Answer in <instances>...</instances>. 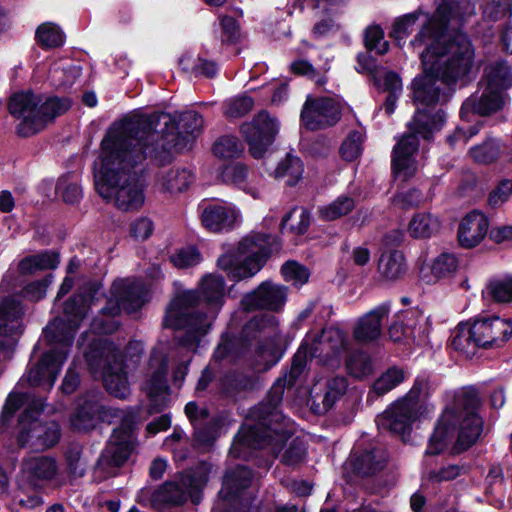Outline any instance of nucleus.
Returning a JSON list of instances; mask_svg holds the SVG:
<instances>
[{
	"mask_svg": "<svg viewBox=\"0 0 512 512\" xmlns=\"http://www.w3.org/2000/svg\"><path fill=\"white\" fill-rule=\"evenodd\" d=\"M436 11L426 17L410 45L419 51L423 75L412 84L417 111L408 131L394 146L393 173L404 180L418 170V136L429 139L441 129L445 115L438 103L447 101L451 84L465 78L474 62L475 51L469 38L458 31L464 18L474 12L469 0H435Z\"/></svg>",
	"mask_w": 512,
	"mask_h": 512,
	"instance_id": "nucleus-1",
	"label": "nucleus"
},
{
	"mask_svg": "<svg viewBox=\"0 0 512 512\" xmlns=\"http://www.w3.org/2000/svg\"><path fill=\"white\" fill-rule=\"evenodd\" d=\"M146 118L131 117L113 123L106 131L94 162L97 193L119 210L135 211L145 202L144 185L140 177L145 161L157 164L171 161V155L155 142L159 134L152 130Z\"/></svg>",
	"mask_w": 512,
	"mask_h": 512,
	"instance_id": "nucleus-2",
	"label": "nucleus"
},
{
	"mask_svg": "<svg viewBox=\"0 0 512 512\" xmlns=\"http://www.w3.org/2000/svg\"><path fill=\"white\" fill-rule=\"evenodd\" d=\"M224 297V280L221 276H205L199 291L187 290L179 293L170 303L164 325L173 329H184L185 337L180 349L190 352L195 349L199 337L211 327Z\"/></svg>",
	"mask_w": 512,
	"mask_h": 512,
	"instance_id": "nucleus-3",
	"label": "nucleus"
},
{
	"mask_svg": "<svg viewBox=\"0 0 512 512\" xmlns=\"http://www.w3.org/2000/svg\"><path fill=\"white\" fill-rule=\"evenodd\" d=\"M87 305L82 296L78 295L66 302L64 314L66 319H55L44 330L45 337L58 348L45 353L41 360L31 367L26 375L32 386L51 388L61 371L67 357V348L71 345L80 320L87 314Z\"/></svg>",
	"mask_w": 512,
	"mask_h": 512,
	"instance_id": "nucleus-4",
	"label": "nucleus"
},
{
	"mask_svg": "<svg viewBox=\"0 0 512 512\" xmlns=\"http://www.w3.org/2000/svg\"><path fill=\"white\" fill-rule=\"evenodd\" d=\"M478 405L477 396L467 394L457 400L455 407L447 408L429 439L426 453L436 455L442 452L453 438L456 426H459L457 448L465 450L474 444L482 432L483 424L476 413Z\"/></svg>",
	"mask_w": 512,
	"mask_h": 512,
	"instance_id": "nucleus-5",
	"label": "nucleus"
},
{
	"mask_svg": "<svg viewBox=\"0 0 512 512\" xmlns=\"http://www.w3.org/2000/svg\"><path fill=\"white\" fill-rule=\"evenodd\" d=\"M72 105L68 98L44 97L32 92L14 94L9 101L10 113L20 120L17 133L28 137L43 130L46 125L65 113Z\"/></svg>",
	"mask_w": 512,
	"mask_h": 512,
	"instance_id": "nucleus-6",
	"label": "nucleus"
},
{
	"mask_svg": "<svg viewBox=\"0 0 512 512\" xmlns=\"http://www.w3.org/2000/svg\"><path fill=\"white\" fill-rule=\"evenodd\" d=\"M274 251L270 236L253 235L244 238L236 253H225L217 265L235 280L254 276L263 266L267 256Z\"/></svg>",
	"mask_w": 512,
	"mask_h": 512,
	"instance_id": "nucleus-7",
	"label": "nucleus"
},
{
	"mask_svg": "<svg viewBox=\"0 0 512 512\" xmlns=\"http://www.w3.org/2000/svg\"><path fill=\"white\" fill-rule=\"evenodd\" d=\"M427 397V384L417 382L405 397L396 401L377 418L379 428L400 435L404 439L412 423L420 415L433 412L434 407L426 403Z\"/></svg>",
	"mask_w": 512,
	"mask_h": 512,
	"instance_id": "nucleus-8",
	"label": "nucleus"
},
{
	"mask_svg": "<svg viewBox=\"0 0 512 512\" xmlns=\"http://www.w3.org/2000/svg\"><path fill=\"white\" fill-rule=\"evenodd\" d=\"M85 359L92 374L102 372L106 390L113 396L125 398L130 393L126 373L115 347L102 339L93 338L85 350Z\"/></svg>",
	"mask_w": 512,
	"mask_h": 512,
	"instance_id": "nucleus-9",
	"label": "nucleus"
},
{
	"mask_svg": "<svg viewBox=\"0 0 512 512\" xmlns=\"http://www.w3.org/2000/svg\"><path fill=\"white\" fill-rule=\"evenodd\" d=\"M148 292L143 285L132 279L116 280L111 288V296L107 306L102 310V317H108L107 320L97 318L92 323V329L102 334H109L118 328V322L114 316L122 310L127 313H133L140 309L147 301Z\"/></svg>",
	"mask_w": 512,
	"mask_h": 512,
	"instance_id": "nucleus-10",
	"label": "nucleus"
},
{
	"mask_svg": "<svg viewBox=\"0 0 512 512\" xmlns=\"http://www.w3.org/2000/svg\"><path fill=\"white\" fill-rule=\"evenodd\" d=\"M167 356L168 347L164 344L158 345L151 352L142 383L148 398L147 416L162 411L168 404Z\"/></svg>",
	"mask_w": 512,
	"mask_h": 512,
	"instance_id": "nucleus-11",
	"label": "nucleus"
},
{
	"mask_svg": "<svg viewBox=\"0 0 512 512\" xmlns=\"http://www.w3.org/2000/svg\"><path fill=\"white\" fill-rule=\"evenodd\" d=\"M44 404L34 401L19 420L18 441L21 446L34 449H47L55 445L60 438V428L56 422L42 423L38 416Z\"/></svg>",
	"mask_w": 512,
	"mask_h": 512,
	"instance_id": "nucleus-12",
	"label": "nucleus"
},
{
	"mask_svg": "<svg viewBox=\"0 0 512 512\" xmlns=\"http://www.w3.org/2000/svg\"><path fill=\"white\" fill-rule=\"evenodd\" d=\"M512 85V71L504 63H497L489 68L487 72V86L484 89L477 103L471 100L466 101L461 109L462 115L473 110L481 115H489L497 111L503 104L502 91Z\"/></svg>",
	"mask_w": 512,
	"mask_h": 512,
	"instance_id": "nucleus-13",
	"label": "nucleus"
},
{
	"mask_svg": "<svg viewBox=\"0 0 512 512\" xmlns=\"http://www.w3.org/2000/svg\"><path fill=\"white\" fill-rule=\"evenodd\" d=\"M250 154L262 158L268 152L279 131V122L266 111L258 113L251 122L241 127Z\"/></svg>",
	"mask_w": 512,
	"mask_h": 512,
	"instance_id": "nucleus-14",
	"label": "nucleus"
},
{
	"mask_svg": "<svg viewBox=\"0 0 512 512\" xmlns=\"http://www.w3.org/2000/svg\"><path fill=\"white\" fill-rule=\"evenodd\" d=\"M209 471V466L203 463L182 477L180 482L165 483L158 491V499L170 504H180L190 496L197 503V494L207 483Z\"/></svg>",
	"mask_w": 512,
	"mask_h": 512,
	"instance_id": "nucleus-15",
	"label": "nucleus"
},
{
	"mask_svg": "<svg viewBox=\"0 0 512 512\" xmlns=\"http://www.w3.org/2000/svg\"><path fill=\"white\" fill-rule=\"evenodd\" d=\"M136 418H141L135 412H129L122 420L119 428L113 430L109 442L104 449L101 460L107 465L120 466L135 449V437L133 423Z\"/></svg>",
	"mask_w": 512,
	"mask_h": 512,
	"instance_id": "nucleus-16",
	"label": "nucleus"
},
{
	"mask_svg": "<svg viewBox=\"0 0 512 512\" xmlns=\"http://www.w3.org/2000/svg\"><path fill=\"white\" fill-rule=\"evenodd\" d=\"M310 350L312 356L321 357L326 364L337 367L349 354V339L339 328L328 327L314 338Z\"/></svg>",
	"mask_w": 512,
	"mask_h": 512,
	"instance_id": "nucleus-17",
	"label": "nucleus"
},
{
	"mask_svg": "<svg viewBox=\"0 0 512 512\" xmlns=\"http://www.w3.org/2000/svg\"><path fill=\"white\" fill-rule=\"evenodd\" d=\"M340 115L341 105L335 99L308 96L301 111V121L306 128L317 130L334 125Z\"/></svg>",
	"mask_w": 512,
	"mask_h": 512,
	"instance_id": "nucleus-18",
	"label": "nucleus"
},
{
	"mask_svg": "<svg viewBox=\"0 0 512 512\" xmlns=\"http://www.w3.org/2000/svg\"><path fill=\"white\" fill-rule=\"evenodd\" d=\"M472 326L478 347H500L512 335V320L498 316L476 319Z\"/></svg>",
	"mask_w": 512,
	"mask_h": 512,
	"instance_id": "nucleus-19",
	"label": "nucleus"
},
{
	"mask_svg": "<svg viewBox=\"0 0 512 512\" xmlns=\"http://www.w3.org/2000/svg\"><path fill=\"white\" fill-rule=\"evenodd\" d=\"M240 210L233 204L223 202L209 204L201 213L203 226L211 232H228L241 223Z\"/></svg>",
	"mask_w": 512,
	"mask_h": 512,
	"instance_id": "nucleus-20",
	"label": "nucleus"
},
{
	"mask_svg": "<svg viewBox=\"0 0 512 512\" xmlns=\"http://www.w3.org/2000/svg\"><path fill=\"white\" fill-rule=\"evenodd\" d=\"M287 292L283 286L264 282L256 290L248 293L242 299V306L245 310L269 309L277 311L286 302Z\"/></svg>",
	"mask_w": 512,
	"mask_h": 512,
	"instance_id": "nucleus-21",
	"label": "nucleus"
},
{
	"mask_svg": "<svg viewBox=\"0 0 512 512\" xmlns=\"http://www.w3.org/2000/svg\"><path fill=\"white\" fill-rule=\"evenodd\" d=\"M57 473L56 461L45 455H28L22 461L20 479L31 487H39L54 478Z\"/></svg>",
	"mask_w": 512,
	"mask_h": 512,
	"instance_id": "nucleus-22",
	"label": "nucleus"
},
{
	"mask_svg": "<svg viewBox=\"0 0 512 512\" xmlns=\"http://www.w3.org/2000/svg\"><path fill=\"white\" fill-rule=\"evenodd\" d=\"M487 217L479 211L467 214L460 222L458 240L462 247L473 248L481 243L488 232Z\"/></svg>",
	"mask_w": 512,
	"mask_h": 512,
	"instance_id": "nucleus-23",
	"label": "nucleus"
},
{
	"mask_svg": "<svg viewBox=\"0 0 512 512\" xmlns=\"http://www.w3.org/2000/svg\"><path fill=\"white\" fill-rule=\"evenodd\" d=\"M390 306L383 303L362 316L354 327V338L362 343L373 342L382 331V320L388 316Z\"/></svg>",
	"mask_w": 512,
	"mask_h": 512,
	"instance_id": "nucleus-24",
	"label": "nucleus"
},
{
	"mask_svg": "<svg viewBox=\"0 0 512 512\" xmlns=\"http://www.w3.org/2000/svg\"><path fill=\"white\" fill-rule=\"evenodd\" d=\"M194 180L193 171L183 167L161 168L156 174L157 188L169 194L184 192Z\"/></svg>",
	"mask_w": 512,
	"mask_h": 512,
	"instance_id": "nucleus-25",
	"label": "nucleus"
},
{
	"mask_svg": "<svg viewBox=\"0 0 512 512\" xmlns=\"http://www.w3.org/2000/svg\"><path fill=\"white\" fill-rule=\"evenodd\" d=\"M273 327V336L265 345H261L256 350L255 369L264 371L273 366L280 358L279 354V336L276 333V321L273 317L269 319L261 318L250 322L251 327L264 330L267 325Z\"/></svg>",
	"mask_w": 512,
	"mask_h": 512,
	"instance_id": "nucleus-26",
	"label": "nucleus"
},
{
	"mask_svg": "<svg viewBox=\"0 0 512 512\" xmlns=\"http://www.w3.org/2000/svg\"><path fill=\"white\" fill-rule=\"evenodd\" d=\"M221 178L226 183L236 185L253 198H259L261 196V187L258 177L254 174L249 175L247 167L243 164L236 163L227 165L221 172Z\"/></svg>",
	"mask_w": 512,
	"mask_h": 512,
	"instance_id": "nucleus-27",
	"label": "nucleus"
},
{
	"mask_svg": "<svg viewBox=\"0 0 512 512\" xmlns=\"http://www.w3.org/2000/svg\"><path fill=\"white\" fill-rule=\"evenodd\" d=\"M282 438V435L271 428L265 430L263 435H259L255 429L244 428L239 433L237 440L234 442L231 452L238 457L240 447L246 445L259 449L265 448L266 446H272V451L274 452L276 450V447H274V441L282 440Z\"/></svg>",
	"mask_w": 512,
	"mask_h": 512,
	"instance_id": "nucleus-28",
	"label": "nucleus"
},
{
	"mask_svg": "<svg viewBox=\"0 0 512 512\" xmlns=\"http://www.w3.org/2000/svg\"><path fill=\"white\" fill-rule=\"evenodd\" d=\"M421 321L423 317L417 310H409L405 313L404 323L395 322L389 328V336L395 341L413 340L420 338L423 333Z\"/></svg>",
	"mask_w": 512,
	"mask_h": 512,
	"instance_id": "nucleus-29",
	"label": "nucleus"
},
{
	"mask_svg": "<svg viewBox=\"0 0 512 512\" xmlns=\"http://www.w3.org/2000/svg\"><path fill=\"white\" fill-rule=\"evenodd\" d=\"M377 270L381 280L393 282L406 273V261L402 252L389 250L381 254Z\"/></svg>",
	"mask_w": 512,
	"mask_h": 512,
	"instance_id": "nucleus-30",
	"label": "nucleus"
},
{
	"mask_svg": "<svg viewBox=\"0 0 512 512\" xmlns=\"http://www.w3.org/2000/svg\"><path fill=\"white\" fill-rule=\"evenodd\" d=\"M251 481L252 474L248 469L236 467L226 473L219 495L225 500H233L240 496L241 491L246 489Z\"/></svg>",
	"mask_w": 512,
	"mask_h": 512,
	"instance_id": "nucleus-31",
	"label": "nucleus"
},
{
	"mask_svg": "<svg viewBox=\"0 0 512 512\" xmlns=\"http://www.w3.org/2000/svg\"><path fill=\"white\" fill-rule=\"evenodd\" d=\"M59 255L53 251L24 257L18 263V271L22 275H32L38 271L55 269L59 264Z\"/></svg>",
	"mask_w": 512,
	"mask_h": 512,
	"instance_id": "nucleus-32",
	"label": "nucleus"
},
{
	"mask_svg": "<svg viewBox=\"0 0 512 512\" xmlns=\"http://www.w3.org/2000/svg\"><path fill=\"white\" fill-rule=\"evenodd\" d=\"M22 307L14 299H5L0 304V334L12 335L21 327Z\"/></svg>",
	"mask_w": 512,
	"mask_h": 512,
	"instance_id": "nucleus-33",
	"label": "nucleus"
},
{
	"mask_svg": "<svg viewBox=\"0 0 512 512\" xmlns=\"http://www.w3.org/2000/svg\"><path fill=\"white\" fill-rule=\"evenodd\" d=\"M99 405L96 401L79 399L71 416V425L76 430H89L95 426Z\"/></svg>",
	"mask_w": 512,
	"mask_h": 512,
	"instance_id": "nucleus-34",
	"label": "nucleus"
},
{
	"mask_svg": "<svg viewBox=\"0 0 512 512\" xmlns=\"http://www.w3.org/2000/svg\"><path fill=\"white\" fill-rule=\"evenodd\" d=\"M439 219L429 212L416 213L408 224V233L413 238L424 239L431 237L439 230Z\"/></svg>",
	"mask_w": 512,
	"mask_h": 512,
	"instance_id": "nucleus-35",
	"label": "nucleus"
},
{
	"mask_svg": "<svg viewBox=\"0 0 512 512\" xmlns=\"http://www.w3.org/2000/svg\"><path fill=\"white\" fill-rule=\"evenodd\" d=\"M482 296L488 301L512 302V275L489 280L482 291Z\"/></svg>",
	"mask_w": 512,
	"mask_h": 512,
	"instance_id": "nucleus-36",
	"label": "nucleus"
},
{
	"mask_svg": "<svg viewBox=\"0 0 512 512\" xmlns=\"http://www.w3.org/2000/svg\"><path fill=\"white\" fill-rule=\"evenodd\" d=\"M376 85L383 91L389 92L385 102V111L388 115L394 112L397 96L402 92V81L398 74L386 71L375 77Z\"/></svg>",
	"mask_w": 512,
	"mask_h": 512,
	"instance_id": "nucleus-37",
	"label": "nucleus"
},
{
	"mask_svg": "<svg viewBox=\"0 0 512 512\" xmlns=\"http://www.w3.org/2000/svg\"><path fill=\"white\" fill-rule=\"evenodd\" d=\"M458 267V261L453 254L442 253L433 259L429 266L431 276L425 274V270H422V278L427 283L434 282L436 280L448 277L452 275Z\"/></svg>",
	"mask_w": 512,
	"mask_h": 512,
	"instance_id": "nucleus-38",
	"label": "nucleus"
},
{
	"mask_svg": "<svg viewBox=\"0 0 512 512\" xmlns=\"http://www.w3.org/2000/svg\"><path fill=\"white\" fill-rule=\"evenodd\" d=\"M303 171L304 166L300 158L286 155L285 158L279 161L274 171V177L284 179L287 185L293 186L300 181Z\"/></svg>",
	"mask_w": 512,
	"mask_h": 512,
	"instance_id": "nucleus-39",
	"label": "nucleus"
},
{
	"mask_svg": "<svg viewBox=\"0 0 512 512\" xmlns=\"http://www.w3.org/2000/svg\"><path fill=\"white\" fill-rule=\"evenodd\" d=\"M386 460V453L380 449H375L356 458L354 469L361 475H371L384 468Z\"/></svg>",
	"mask_w": 512,
	"mask_h": 512,
	"instance_id": "nucleus-40",
	"label": "nucleus"
},
{
	"mask_svg": "<svg viewBox=\"0 0 512 512\" xmlns=\"http://www.w3.org/2000/svg\"><path fill=\"white\" fill-rule=\"evenodd\" d=\"M473 331L472 322L460 323L452 337L453 347L467 355L473 354L474 349L478 347Z\"/></svg>",
	"mask_w": 512,
	"mask_h": 512,
	"instance_id": "nucleus-41",
	"label": "nucleus"
},
{
	"mask_svg": "<svg viewBox=\"0 0 512 512\" xmlns=\"http://www.w3.org/2000/svg\"><path fill=\"white\" fill-rule=\"evenodd\" d=\"M355 206L354 200L348 196H340L330 204L321 206L318 210L320 217L326 221H333L347 215Z\"/></svg>",
	"mask_w": 512,
	"mask_h": 512,
	"instance_id": "nucleus-42",
	"label": "nucleus"
},
{
	"mask_svg": "<svg viewBox=\"0 0 512 512\" xmlns=\"http://www.w3.org/2000/svg\"><path fill=\"white\" fill-rule=\"evenodd\" d=\"M56 193L67 203L77 202L82 196L78 177L71 174L61 176L56 185Z\"/></svg>",
	"mask_w": 512,
	"mask_h": 512,
	"instance_id": "nucleus-43",
	"label": "nucleus"
},
{
	"mask_svg": "<svg viewBox=\"0 0 512 512\" xmlns=\"http://www.w3.org/2000/svg\"><path fill=\"white\" fill-rule=\"evenodd\" d=\"M501 152L497 140L489 139L482 144L472 147L469 151L471 158L480 164H489L498 159Z\"/></svg>",
	"mask_w": 512,
	"mask_h": 512,
	"instance_id": "nucleus-44",
	"label": "nucleus"
},
{
	"mask_svg": "<svg viewBox=\"0 0 512 512\" xmlns=\"http://www.w3.org/2000/svg\"><path fill=\"white\" fill-rule=\"evenodd\" d=\"M310 224L309 212L300 207L292 209L282 220V229H289L296 234L304 233Z\"/></svg>",
	"mask_w": 512,
	"mask_h": 512,
	"instance_id": "nucleus-45",
	"label": "nucleus"
},
{
	"mask_svg": "<svg viewBox=\"0 0 512 512\" xmlns=\"http://www.w3.org/2000/svg\"><path fill=\"white\" fill-rule=\"evenodd\" d=\"M38 42L47 48L61 46L64 43V33L54 23H44L36 31Z\"/></svg>",
	"mask_w": 512,
	"mask_h": 512,
	"instance_id": "nucleus-46",
	"label": "nucleus"
},
{
	"mask_svg": "<svg viewBox=\"0 0 512 512\" xmlns=\"http://www.w3.org/2000/svg\"><path fill=\"white\" fill-rule=\"evenodd\" d=\"M405 377L403 369L392 367L375 381L373 389L377 394H385L403 382Z\"/></svg>",
	"mask_w": 512,
	"mask_h": 512,
	"instance_id": "nucleus-47",
	"label": "nucleus"
},
{
	"mask_svg": "<svg viewBox=\"0 0 512 512\" xmlns=\"http://www.w3.org/2000/svg\"><path fill=\"white\" fill-rule=\"evenodd\" d=\"M346 367L349 373L356 378L365 377L373 370L369 357L362 352L349 353L346 357Z\"/></svg>",
	"mask_w": 512,
	"mask_h": 512,
	"instance_id": "nucleus-48",
	"label": "nucleus"
},
{
	"mask_svg": "<svg viewBox=\"0 0 512 512\" xmlns=\"http://www.w3.org/2000/svg\"><path fill=\"white\" fill-rule=\"evenodd\" d=\"M213 152L219 158L230 159L238 156L242 148L236 137L223 136L215 142Z\"/></svg>",
	"mask_w": 512,
	"mask_h": 512,
	"instance_id": "nucleus-49",
	"label": "nucleus"
},
{
	"mask_svg": "<svg viewBox=\"0 0 512 512\" xmlns=\"http://www.w3.org/2000/svg\"><path fill=\"white\" fill-rule=\"evenodd\" d=\"M363 135L360 131L351 132L342 143L341 156L347 161L356 160L362 153Z\"/></svg>",
	"mask_w": 512,
	"mask_h": 512,
	"instance_id": "nucleus-50",
	"label": "nucleus"
},
{
	"mask_svg": "<svg viewBox=\"0 0 512 512\" xmlns=\"http://www.w3.org/2000/svg\"><path fill=\"white\" fill-rule=\"evenodd\" d=\"M420 15L422 14L414 12L406 14L395 21L392 36L398 43L404 41L411 34Z\"/></svg>",
	"mask_w": 512,
	"mask_h": 512,
	"instance_id": "nucleus-51",
	"label": "nucleus"
},
{
	"mask_svg": "<svg viewBox=\"0 0 512 512\" xmlns=\"http://www.w3.org/2000/svg\"><path fill=\"white\" fill-rule=\"evenodd\" d=\"M203 118L195 111H186L181 114L178 123L180 133L195 136L203 128Z\"/></svg>",
	"mask_w": 512,
	"mask_h": 512,
	"instance_id": "nucleus-52",
	"label": "nucleus"
},
{
	"mask_svg": "<svg viewBox=\"0 0 512 512\" xmlns=\"http://www.w3.org/2000/svg\"><path fill=\"white\" fill-rule=\"evenodd\" d=\"M170 260L177 268H188L199 264L201 255L195 247H186L173 253Z\"/></svg>",
	"mask_w": 512,
	"mask_h": 512,
	"instance_id": "nucleus-53",
	"label": "nucleus"
},
{
	"mask_svg": "<svg viewBox=\"0 0 512 512\" xmlns=\"http://www.w3.org/2000/svg\"><path fill=\"white\" fill-rule=\"evenodd\" d=\"M347 380L345 377H334L327 381L326 392L323 403L326 407H331L345 393L347 389Z\"/></svg>",
	"mask_w": 512,
	"mask_h": 512,
	"instance_id": "nucleus-54",
	"label": "nucleus"
},
{
	"mask_svg": "<svg viewBox=\"0 0 512 512\" xmlns=\"http://www.w3.org/2000/svg\"><path fill=\"white\" fill-rule=\"evenodd\" d=\"M254 105L251 97L243 95L226 101L225 114L229 117H241L248 113Z\"/></svg>",
	"mask_w": 512,
	"mask_h": 512,
	"instance_id": "nucleus-55",
	"label": "nucleus"
},
{
	"mask_svg": "<svg viewBox=\"0 0 512 512\" xmlns=\"http://www.w3.org/2000/svg\"><path fill=\"white\" fill-rule=\"evenodd\" d=\"M365 45L369 50H375L379 54L388 51V42L384 39V33L379 26H371L365 32Z\"/></svg>",
	"mask_w": 512,
	"mask_h": 512,
	"instance_id": "nucleus-56",
	"label": "nucleus"
},
{
	"mask_svg": "<svg viewBox=\"0 0 512 512\" xmlns=\"http://www.w3.org/2000/svg\"><path fill=\"white\" fill-rule=\"evenodd\" d=\"M282 274L286 281L295 285H302L308 281V270L297 262L288 261L282 267Z\"/></svg>",
	"mask_w": 512,
	"mask_h": 512,
	"instance_id": "nucleus-57",
	"label": "nucleus"
},
{
	"mask_svg": "<svg viewBox=\"0 0 512 512\" xmlns=\"http://www.w3.org/2000/svg\"><path fill=\"white\" fill-rule=\"evenodd\" d=\"M154 230V225L148 217H139L130 225V235L137 241L148 239Z\"/></svg>",
	"mask_w": 512,
	"mask_h": 512,
	"instance_id": "nucleus-58",
	"label": "nucleus"
},
{
	"mask_svg": "<svg viewBox=\"0 0 512 512\" xmlns=\"http://www.w3.org/2000/svg\"><path fill=\"white\" fill-rule=\"evenodd\" d=\"M512 196V181L503 180L498 186L491 191L489 195V203L493 207H498L507 202Z\"/></svg>",
	"mask_w": 512,
	"mask_h": 512,
	"instance_id": "nucleus-59",
	"label": "nucleus"
},
{
	"mask_svg": "<svg viewBox=\"0 0 512 512\" xmlns=\"http://www.w3.org/2000/svg\"><path fill=\"white\" fill-rule=\"evenodd\" d=\"M52 276L48 275L41 281H34L24 289V296L32 301L41 300L47 292V288L52 283Z\"/></svg>",
	"mask_w": 512,
	"mask_h": 512,
	"instance_id": "nucleus-60",
	"label": "nucleus"
},
{
	"mask_svg": "<svg viewBox=\"0 0 512 512\" xmlns=\"http://www.w3.org/2000/svg\"><path fill=\"white\" fill-rule=\"evenodd\" d=\"M509 4L506 0H491L486 3L483 14L489 20L495 21L506 15Z\"/></svg>",
	"mask_w": 512,
	"mask_h": 512,
	"instance_id": "nucleus-61",
	"label": "nucleus"
},
{
	"mask_svg": "<svg viewBox=\"0 0 512 512\" xmlns=\"http://www.w3.org/2000/svg\"><path fill=\"white\" fill-rule=\"evenodd\" d=\"M422 195L419 190L411 189L402 191L395 196V203L403 208H408L417 205L421 202Z\"/></svg>",
	"mask_w": 512,
	"mask_h": 512,
	"instance_id": "nucleus-62",
	"label": "nucleus"
},
{
	"mask_svg": "<svg viewBox=\"0 0 512 512\" xmlns=\"http://www.w3.org/2000/svg\"><path fill=\"white\" fill-rule=\"evenodd\" d=\"M14 502L23 508L34 509L43 504V499L37 493H33L32 495H27L25 497L21 494H17L14 497Z\"/></svg>",
	"mask_w": 512,
	"mask_h": 512,
	"instance_id": "nucleus-63",
	"label": "nucleus"
},
{
	"mask_svg": "<svg viewBox=\"0 0 512 512\" xmlns=\"http://www.w3.org/2000/svg\"><path fill=\"white\" fill-rule=\"evenodd\" d=\"M171 425V418L168 414L161 415L158 419L149 423L146 427L149 435H155L160 431L167 430Z\"/></svg>",
	"mask_w": 512,
	"mask_h": 512,
	"instance_id": "nucleus-64",
	"label": "nucleus"
}]
</instances>
